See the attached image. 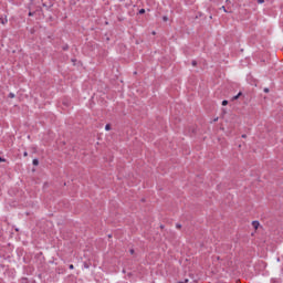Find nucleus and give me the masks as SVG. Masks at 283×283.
Wrapping results in <instances>:
<instances>
[{"mask_svg": "<svg viewBox=\"0 0 283 283\" xmlns=\"http://www.w3.org/2000/svg\"><path fill=\"white\" fill-rule=\"evenodd\" d=\"M240 96H242V93H239L237 96H234L233 101H238V98H240Z\"/></svg>", "mask_w": 283, "mask_h": 283, "instance_id": "obj_1", "label": "nucleus"}, {"mask_svg": "<svg viewBox=\"0 0 283 283\" xmlns=\"http://www.w3.org/2000/svg\"><path fill=\"white\" fill-rule=\"evenodd\" d=\"M109 129H112V126H111L109 124H107V125L105 126V130H106V132H109Z\"/></svg>", "mask_w": 283, "mask_h": 283, "instance_id": "obj_2", "label": "nucleus"}, {"mask_svg": "<svg viewBox=\"0 0 283 283\" xmlns=\"http://www.w3.org/2000/svg\"><path fill=\"white\" fill-rule=\"evenodd\" d=\"M33 165L36 167L39 166V159H33Z\"/></svg>", "mask_w": 283, "mask_h": 283, "instance_id": "obj_3", "label": "nucleus"}, {"mask_svg": "<svg viewBox=\"0 0 283 283\" xmlns=\"http://www.w3.org/2000/svg\"><path fill=\"white\" fill-rule=\"evenodd\" d=\"M222 105H223V107H224V106L229 105V102H228L227 99H224V101L222 102Z\"/></svg>", "mask_w": 283, "mask_h": 283, "instance_id": "obj_4", "label": "nucleus"}, {"mask_svg": "<svg viewBox=\"0 0 283 283\" xmlns=\"http://www.w3.org/2000/svg\"><path fill=\"white\" fill-rule=\"evenodd\" d=\"M258 224H260V223H258L256 221L253 222V227H254L255 229H258Z\"/></svg>", "mask_w": 283, "mask_h": 283, "instance_id": "obj_5", "label": "nucleus"}, {"mask_svg": "<svg viewBox=\"0 0 283 283\" xmlns=\"http://www.w3.org/2000/svg\"><path fill=\"white\" fill-rule=\"evenodd\" d=\"M139 14H145V9H140Z\"/></svg>", "mask_w": 283, "mask_h": 283, "instance_id": "obj_6", "label": "nucleus"}, {"mask_svg": "<svg viewBox=\"0 0 283 283\" xmlns=\"http://www.w3.org/2000/svg\"><path fill=\"white\" fill-rule=\"evenodd\" d=\"M0 163H6V159L0 157Z\"/></svg>", "mask_w": 283, "mask_h": 283, "instance_id": "obj_7", "label": "nucleus"}, {"mask_svg": "<svg viewBox=\"0 0 283 283\" xmlns=\"http://www.w3.org/2000/svg\"><path fill=\"white\" fill-rule=\"evenodd\" d=\"M258 3H264V0H258Z\"/></svg>", "mask_w": 283, "mask_h": 283, "instance_id": "obj_8", "label": "nucleus"}, {"mask_svg": "<svg viewBox=\"0 0 283 283\" xmlns=\"http://www.w3.org/2000/svg\"><path fill=\"white\" fill-rule=\"evenodd\" d=\"M264 92H265V93H269V88H264Z\"/></svg>", "mask_w": 283, "mask_h": 283, "instance_id": "obj_9", "label": "nucleus"}, {"mask_svg": "<svg viewBox=\"0 0 283 283\" xmlns=\"http://www.w3.org/2000/svg\"><path fill=\"white\" fill-rule=\"evenodd\" d=\"M10 97H11V98H14V94H10Z\"/></svg>", "mask_w": 283, "mask_h": 283, "instance_id": "obj_10", "label": "nucleus"}, {"mask_svg": "<svg viewBox=\"0 0 283 283\" xmlns=\"http://www.w3.org/2000/svg\"><path fill=\"white\" fill-rule=\"evenodd\" d=\"M70 269H71V270H72V269H74V265H73V264H71V265H70Z\"/></svg>", "mask_w": 283, "mask_h": 283, "instance_id": "obj_11", "label": "nucleus"}, {"mask_svg": "<svg viewBox=\"0 0 283 283\" xmlns=\"http://www.w3.org/2000/svg\"><path fill=\"white\" fill-rule=\"evenodd\" d=\"M223 11L227 12V9H224V7H222Z\"/></svg>", "mask_w": 283, "mask_h": 283, "instance_id": "obj_12", "label": "nucleus"}, {"mask_svg": "<svg viewBox=\"0 0 283 283\" xmlns=\"http://www.w3.org/2000/svg\"><path fill=\"white\" fill-rule=\"evenodd\" d=\"M24 156H28V151L24 153Z\"/></svg>", "mask_w": 283, "mask_h": 283, "instance_id": "obj_13", "label": "nucleus"}, {"mask_svg": "<svg viewBox=\"0 0 283 283\" xmlns=\"http://www.w3.org/2000/svg\"><path fill=\"white\" fill-rule=\"evenodd\" d=\"M164 21H167V18H164Z\"/></svg>", "mask_w": 283, "mask_h": 283, "instance_id": "obj_14", "label": "nucleus"}]
</instances>
